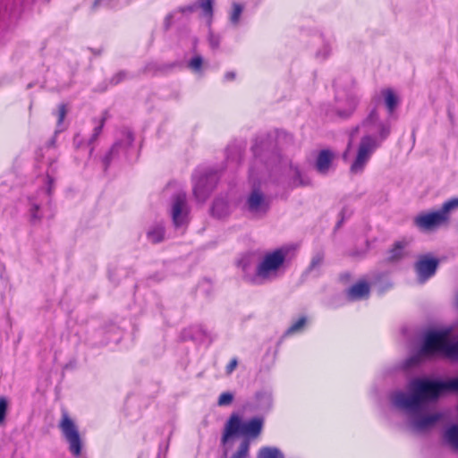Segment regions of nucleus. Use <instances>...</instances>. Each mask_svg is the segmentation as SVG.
Masks as SVG:
<instances>
[{"label": "nucleus", "instance_id": "1", "mask_svg": "<svg viewBox=\"0 0 458 458\" xmlns=\"http://www.w3.org/2000/svg\"><path fill=\"white\" fill-rule=\"evenodd\" d=\"M378 114L376 108H374L362 123L363 126L377 124L378 139L371 135H365L361 138L356 157L350 167V171L352 174H360L363 172L373 152L380 146L381 142L390 135V124L378 122Z\"/></svg>", "mask_w": 458, "mask_h": 458}, {"label": "nucleus", "instance_id": "2", "mask_svg": "<svg viewBox=\"0 0 458 458\" xmlns=\"http://www.w3.org/2000/svg\"><path fill=\"white\" fill-rule=\"evenodd\" d=\"M286 248H278L264 255L254 275L244 276V280L254 285H261L279 278L285 271Z\"/></svg>", "mask_w": 458, "mask_h": 458}, {"label": "nucleus", "instance_id": "3", "mask_svg": "<svg viewBox=\"0 0 458 458\" xmlns=\"http://www.w3.org/2000/svg\"><path fill=\"white\" fill-rule=\"evenodd\" d=\"M449 330H428L422 339L419 351L404 361V368L410 369L419 365L424 357H431L441 353L442 348L449 335Z\"/></svg>", "mask_w": 458, "mask_h": 458}, {"label": "nucleus", "instance_id": "4", "mask_svg": "<svg viewBox=\"0 0 458 458\" xmlns=\"http://www.w3.org/2000/svg\"><path fill=\"white\" fill-rule=\"evenodd\" d=\"M455 208H458V198L445 201L438 210L419 214L414 217L413 224L420 231H434L449 222L450 212Z\"/></svg>", "mask_w": 458, "mask_h": 458}, {"label": "nucleus", "instance_id": "5", "mask_svg": "<svg viewBox=\"0 0 458 458\" xmlns=\"http://www.w3.org/2000/svg\"><path fill=\"white\" fill-rule=\"evenodd\" d=\"M220 171L213 167H198L192 174L193 195L197 201L205 202L217 185Z\"/></svg>", "mask_w": 458, "mask_h": 458}, {"label": "nucleus", "instance_id": "6", "mask_svg": "<svg viewBox=\"0 0 458 458\" xmlns=\"http://www.w3.org/2000/svg\"><path fill=\"white\" fill-rule=\"evenodd\" d=\"M62 434L69 444V451L76 457L80 456L82 449V441L74 421L66 411H63L62 419L58 425Z\"/></svg>", "mask_w": 458, "mask_h": 458}, {"label": "nucleus", "instance_id": "7", "mask_svg": "<svg viewBox=\"0 0 458 458\" xmlns=\"http://www.w3.org/2000/svg\"><path fill=\"white\" fill-rule=\"evenodd\" d=\"M394 392H392L390 394H392ZM389 399H390V402H392L391 395H389ZM434 401L435 400H431V399L427 400L424 403L422 408L416 412H412V411H407L405 409H401V408L395 406L393 403H391L397 410L403 411L411 417L410 424H411V428L414 431L424 432V431L428 430L432 427H434L435 424L441 419L440 413H433V414H427V415L421 414V411L426 407L427 403L428 402H434Z\"/></svg>", "mask_w": 458, "mask_h": 458}, {"label": "nucleus", "instance_id": "8", "mask_svg": "<svg viewBox=\"0 0 458 458\" xmlns=\"http://www.w3.org/2000/svg\"><path fill=\"white\" fill-rule=\"evenodd\" d=\"M271 146L272 137L270 135L267 134L257 137L251 147L255 159H259L266 165L272 164L278 158L279 154L277 150L272 148Z\"/></svg>", "mask_w": 458, "mask_h": 458}, {"label": "nucleus", "instance_id": "9", "mask_svg": "<svg viewBox=\"0 0 458 458\" xmlns=\"http://www.w3.org/2000/svg\"><path fill=\"white\" fill-rule=\"evenodd\" d=\"M190 209L185 192H178L172 198L171 216L174 227H184L189 223Z\"/></svg>", "mask_w": 458, "mask_h": 458}, {"label": "nucleus", "instance_id": "10", "mask_svg": "<svg viewBox=\"0 0 458 458\" xmlns=\"http://www.w3.org/2000/svg\"><path fill=\"white\" fill-rule=\"evenodd\" d=\"M439 263V259L430 254L420 256L414 264L418 283L423 284L433 277L437 273Z\"/></svg>", "mask_w": 458, "mask_h": 458}, {"label": "nucleus", "instance_id": "11", "mask_svg": "<svg viewBox=\"0 0 458 458\" xmlns=\"http://www.w3.org/2000/svg\"><path fill=\"white\" fill-rule=\"evenodd\" d=\"M246 209L253 215H265L270 208L269 200L259 189H253L245 202Z\"/></svg>", "mask_w": 458, "mask_h": 458}, {"label": "nucleus", "instance_id": "12", "mask_svg": "<svg viewBox=\"0 0 458 458\" xmlns=\"http://www.w3.org/2000/svg\"><path fill=\"white\" fill-rule=\"evenodd\" d=\"M122 134L123 138L114 142L108 153H106L102 159L105 171L108 168L114 157L119 152V150L121 148H128L134 141V135L130 130L124 129L122 131Z\"/></svg>", "mask_w": 458, "mask_h": 458}, {"label": "nucleus", "instance_id": "13", "mask_svg": "<svg viewBox=\"0 0 458 458\" xmlns=\"http://www.w3.org/2000/svg\"><path fill=\"white\" fill-rule=\"evenodd\" d=\"M242 435V421L238 414H232L225 423L221 443L225 445L228 440L236 435Z\"/></svg>", "mask_w": 458, "mask_h": 458}, {"label": "nucleus", "instance_id": "14", "mask_svg": "<svg viewBox=\"0 0 458 458\" xmlns=\"http://www.w3.org/2000/svg\"><path fill=\"white\" fill-rule=\"evenodd\" d=\"M370 293V286L366 281H360L351 286L345 292V297L349 301L368 299Z\"/></svg>", "mask_w": 458, "mask_h": 458}, {"label": "nucleus", "instance_id": "15", "mask_svg": "<svg viewBox=\"0 0 458 458\" xmlns=\"http://www.w3.org/2000/svg\"><path fill=\"white\" fill-rule=\"evenodd\" d=\"M264 420L260 417H254L246 422H242V436L244 438H256L262 431Z\"/></svg>", "mask_w": 458, "mask_h": 458}, {"label": "nucleus", "instance_id": "16", "mask_svg": "<svg viewBox=\"0 0 458 458\" xmlns=\"http://www.w3.org/2000/svg\"><path fill=\"white\" fill-rule=\"evenodd\" d=\"M182 337L183 340L191 339L198 342H204L207 339L212 341L210 333L201 325L192 326L184 329L182 333Z\"/></svg>", "mask_w": 458, "mask_h": 458}, {"label": "nucleus", "instance_id": "17", "mask_svg": "<svg viewBox=\"0 0 458 458\" xmlns=\"http://www.w3.org/2000/svg\"><path fill=\"white\" fill-rule=\"evenodd\" d=\"M273 397L268 391H259L255 394L253 410L261 412H267L272 408Z\"/></svg>", "mask_w": 458, "mask_h": 458}, {"label": "nucleus", "instance_id": "18", "mask_svg": "<svg viewBox=\"0 0 458 458\" xmlns=\"http://www.w3.org/2000/svg\"><path fill=\"white\" fill-rule=\"evenodd\" d=\"M334 158L333 152L329 149L321 150L316 159L315 167L321 174H326L332 164Z\"/></svg>", "mask_w": 458, "mask_h": 458}, {"label": "nucleus", "instance_id": "19", "mask_svg": "<svg viewBox=\"0 0 458 458\" xmlns=\"http://www.w3.org/2000/svg\"><path fill=\"white\" fill-rule=\"evenodd\" d=\"M177 66V63H168V64H159L157 62H149L145 64L142 68L141 72L144 74H153L156 75L157 73H166L169 71H172L174 67Z\"/></svg>", "mask_w": 458, "mask_h": 458}, {"label": "nucleus", "instance_id": "20", "mask_svg": "<svg viewBox=\"0 0 458 458\" xmlns=\"http://www.w3.org/2000/svg\"><path fill=\"white\" fill-rule=\"evenodd\" d=\"M211 213L217 218H223L230 214V205L225 197H217L214 199Z\"/></svg>", "mask_w": 458, "mask_h": 458}, {"label": "nucleus", "instance_id": "21", "mask_svg": "<svg viewBox=\"0 0 458 458\" xmlns=\"http://www.w3.org/2000/svg\"><path fill=\"white\" fill-rule=\"evenodd\" d=\"M165 225L162 223H157L147 231L146 236L148 242L153 244L159 243L165 240Z\"/></svg>", "mask_w": 458, "mask_h": 458}, {"label": "nucleus", "instance_id": "22", "mask_svg": "<svg viewBox=\"0 0 458 458\" xmlns=\"http://www.w3.org/2000/svg\"><path fill=\"white\" fill-rule=\"evenodd\" d=\"M408 242L405 241L395 242L393 247L389 250L388 261L395 262L402 259L406 256L405 248Z\"/></svg>", "mask_w": 458, "mask_h": 458}, {"label": "nucleus", "instance_id": "23", "mask_svg": "<svg viewBox=\"0 0 458 458\" xmlns=\"http://www.w3.org/2000/svg\"><path fill=\"white\" fill-rule=\"evenodd\" d=\"M293 176L291 178V186L293 188L300 186H308L310 184V180L306 175L302 174L301 171L297 165H291Z\"/></svg>", "mask_w": 458, "mask_h": 458}, {"label": "nucleus", "instance_id": "24", "mask_svg": "<svg viewBox=\"0 0 458 458\" xmlns=\"http://www.w3.org/2000/svg\"><path fill=\"white\" fill-rule=\"evenodd\" d=\"M346 105V108H342L340 106H336L335 108L336 114L341 119H347L353 114L357 106L356 98L354 97H347Z\"/></svg>", "mask_w": 458, "mask_h": 458}, {"label": "nucleus", "instance_id": "25", "mask_svg": "<svg viewBox=\"0 0 458 458\" xmlns=\"http://www.w3.org/2000/svg\"><path fill=\"white\" fill-rule=\"evenodd\" d=\"M382 94L385 98V103L389 114H392L394 109L397 107L399 99L394 93V91L390 89H385L382 91Z\"/></svg>", "mask_w": 458, "mask_h": 458}, {"label": "nucleus", "instance_id": "26", "mask_svg": "<svg viewBox=\"0 0 458 458\" xmlns=\"http://www.w3.org/2000/svg\"><path fill=\"white\" fill-rule=\"evenodd\" d=\"M441 353L452 360H458V342L452 343L445 340Z\"/></svg>", "mask_w": 458, "mask_h": 458}, {"label": "nucleus", "instance_id": "27", "mask_svg": "<svg viewBox=\"0 0 458 458\" xmlns=\"http://www.w3.org/2000/svg\"><path fill=\"white\" fill-rule=\"evenodd\" d=\"M325 259V254L323 251H318L311 259L309 267L306 269V273H311L315 270H319L322 267Z\"/></svg>", "mask_w": 458, "mask_h": 458}, {"label": "nucleus", "instance_id": "28", "mask_svg": "<svg viewBox=\"0 0 458 458\" xmlns=\"http://www.w3.org/2000/svg\"><path fill=\"white\" fill-rule=\"evenodd\" d=\"M258 458H284V456L278 448L266 446L259 451Z\"/></svg>", "mask_w": 458, "mask_h": 458}, {"label": "nucleus", "instance_id": "29", "mask_svg": "<svg viewBox=\"0 0 458 458\" xmlns=\"http://www.w3.org/2000/svg\"><path fill=\"white\" fill-rule=\"evenodd\" d=\"M29 214H30V221L31 224L39 223L43 217L40 205L32 200H30V207L29 209Z\"/></svg>", "mask_w": 458, "mask_h": 458}, {"label": "nucleus", "instance_id": "30", "mask_svg": "<svg viewBox=\"0 0 458 458\" xmlns=\"http://www.w3.org/2000/svg\"><path fill=\"white\" fill-rule=\"evenodd\" d=\"M250 445V439L243 438L238 450L230 458H247L249 455Z\"/></svg>", "mask_w": 458, "mask_h": 458}, {"label": "nucleus", "instance_id": "31", "mask_svg": "<svg viewBox=\"0 0 458 458\" xmlns=\"http://www.w3.org/2000/svg\"><path fill=\"white\" fill-rule=\"evenodd\" d=\"M196 4L202 10L205 16L211 17L213 15L214 0H199Z\"/></svg>", "mask_w": 458, "mask_h": 458}, {"label": "nucleus", "instance_id": "32", "mask_svg": "<svg viewBox=\"0 0 458 458\" xmlns=\"http://www.w3.org/2000/svg\"><path fill=\"white\" fill-rule=\"evenodd\" d=\"M276 140L279 145H291L293 143V136L284 131H278Z\"/></svg>", "mask_w": 458, "mask_h": 458}, {"label": "nucleus", "instance_id": "33", "mask_svg": "<svg viewBox=\"0 0 458 458\" xmlns=\"http://www.w3.org/2000/svg\"><path fill=\"white\" fill-rule=\"evenodd\" d=\"M106 120V116H103L100 120L99 124L94 128L92 135L88 140V142H87L88 146H91L98 140V138L99 137V135L102 132V129L104 127Z\"/></svg>", "mask_w": 458, "mask_h": 458}, {"label": "nucleus", "instance_id": "34", "mask_svg": "<svg viewBox=\"0 0 458 458\" xmlns=\"http://www.w3.org/2000/svg\"><path fill=\"white\" fill-rule=\"evenodd\" d=\"M306 318L301 317L295 321L289 328L285 331L286 335H290L301 331L306 324Z\"/></svg>", "mask_w": 458, "mask_h": 458}, {"label": "nucleus", "instance_id": "35", "mask_svg": "<svg viewBox=\"0 0 458 458\" xmlns=\"http://www.w3.org/2000/svg\"><path fill=\"white\" fill-rule=\"evenodd\" d=\"M203 64V58L201 55L193 56L188 63V68L193 71L194 72H199L201 71Z\"/></svg>", "mask_w": 458, "mask_h": 458}, {"label": "nucleus", "instance_id": "36", "mask_svg": "<svg viewBox=\"0 0 458 458\" xmlns=\"http://www.w3.org/2000/svg\"><path fill=\"white\" fill-rule=\"evenodd\" d=\"M243 11V6L240 4L234 3L233 4V12L231 13L230 21L233 24H238L241 14Z\"/></svg>", "mask_w": 458, "mask_h": 458}, {"label": "nucleus", "instance_id": "37", "mask_svg": "<svg viewBox=\"0 0 458 458\" xmlns=\"http://www.w3.org/2000/svg\"><path fill=\"white\" fill-rule=\"evenodd\" d=\"M233 401V394L230 392L222 393L217 400V405L219 406H228Z\"/></svg>", "mask_w": 458, "mask_h": 458}, {"label": "nucleus", "instance_id": "38", "mask_svg": "<svg viewBox=\"0 0 458 458\" xmlns=\"http://www.w3.org/2000/svg\"><path fill=\"white\" fill-rule=\"evenodd\" d=\"M128 78V73L125 71H120L115 73L109 81L111 85H117Z\"/></svg>", "mask_w": 458, "mask_h": 458}, {"label": "nucleus", "instance_id": "39", "mask_svg": "<svg viewBox=\"0 0 458 458\" xmlns=\"http://www.w3.org/2000/svg\"><path fill=\"white\" fill-rule=\"evenodd\" d=\"M8 408V401L5 397H0V425H2L5 420L6 412Z\"/></svg>", "mask_w": 458, "mask_h": 458}, {"label": "nucleus", "instance_id": "40", "mask_svg": "<svg viewBox=\"0 0 458 458\" xmlns=\"http://www.w3.org/2000/svg\"><path fill=\"white\" fill-rule=\"evenodd\" d=\"M114 0H95L92 4L91 9L98 10L100 7H113Z\"/></svg>", "mask_w": 458, "mask_h": 458}, {"label": "nucleus", "instance_id": "41", "mask_svg": "<svg viewBox=\"0 0 458 458\" xmlns=\"http://www.w3.org/2000/svg\"><path fill=\"white\" fill-rule=\"evenodd\" d=\"M67 114V107L66 105L62 103L58 106V111H57V125L60 126L62 123L64 122L65 115Z\"/></svg>", "mask_w": 458, "mask_h": 458}, {"label": "nucleus", "instance_id": "42", "mask_svg": "<svg viewBox=\"0 0 458 458\" xmlns=\"http://www.w3.org/2000/svg\"><path fill=\"white\" fill-rule=\"evenodd\" d=\"M208 43L212 49H217L220 45V37L213 32H209Z\"/></svg>", "mask_w": 458, "mask_h": 458}, {"label": "nucleus", "instance_id": "43", "mask_svg": "<svg viewBox=\"0 0 458 458\" xmlns=\"http://www.w3.org/2000/svg\"><path fill=\"white\" fill-rule=\"evenodd\" d=\"M199 9V5L196 3H193L191 4L179 7L177 12L181 13H192L196 12Z\"/></svg>", "mask_w": 458, "mask_h": 458}, {"label": "nucleus", "instance_id": "44", "mask_svg": "<svg viewBox=\"0 0 458 458\" xmlns=\"http://www.w3.org/2000/svg\"><path fill=\"white\" fill-rule=\"evenodd\" d=\"M331 52L329 45L325 44L323 47L316 53L318 58L326 59Z\"/></svg>", "mask_w": 458, "mask_h": 458}, {"label": "nucleus", "instance_id": "45", "mask_svg": "<svg viewBox=\"0 0 458 458\" xmlns=\"http://www.w3.org/2000/svg\"><path fill=\"white\" fill-rule=\"evenodd\" d=\"M54 186H55V178L52 175H50L49 174H47V193L48 195H51Z\"/></svg>", "mask_w": 458, "mask_h": 458}, {"label": "nucleus", "instance_id": "46", "mask_svg": "<svg viewBox=\"0 0 458 458\" xmlns=\"http://www.w3.org/2000/svg\"><path fill=\"white\" fill-rule=\"evenodd\" d=\"M174 13H175V12H173L165 16V21H164L165 30H168L170 29V27L172 26Z\"/></svg>", "mask_w": 458, "mask_h": 458}, {"label": "nucleus", "instance_id": "47", "mask_svg": "<svg viewBox=\"0 0 458 458\" xmlns=\"http://www.w3.org/2000/svg\"><path fill=\"white\" fill-rule=\"evenodd\" d=\"M238 365V360L237 358H233L231 360V361L227 364L225 368V371L227 374H231L237 367Z\"/></svg>", "mask_w": 458, "mask_h": 458}, {"label": "nucleus", "instance_id": "48", "mask_svg": "<svg viewBox=\"0 0 458 458\" xmlns=\"http://www.w3.org/2000/svg\"><path fill=\"white\" fill-rule=\"evenodd\" d=\"M351 278V274L348 272L340 275V280L344 283L348 282Z\"/></svg>", "mask_w": 458, "mask_h": 458}, {"label": "nucleus", "instance_id": "49", "mask_svg": "<svg viewBox=\"0 0 458 458\" xmlns=\"http://www.w3.org/2000/svg\"><path fill=\"white\" fill-rule=\"evenodd\" d=\"M235 78V72H227L225 74V81H233Z\"/></svg>", "mask_w": 458, "mask_h": 458}, {"label": "nucleus", "instance_id": "50", "mask_svg": "<svg viewBox=\"0 0 458 458\" xmlns=\"http://www.w3.org/2000/svg\"><path fill=\"white\" fill-rule=\"evenodd\" d=\"M73 142H74V145L76 146V148H81L82 146V142H81V139L80 137V135H75L74 139H73Z\"/></svg>", "mask_w": 458, "mask_h": 458}, {"label": "nucleus", "instance_id": "51", "mask_svg": "<svg viewBox=\"0 0 458 458\" xmlns=\"http://www.w3.org/2000/svg\"><path fill=\"white\" fill-rule=\"evenodd\" d=\"M55 138H53V139L49 141L48 145H49V146H54V145H55Z\"/></svg>", "mask_w": 458, "mask_h": 458}, {"label": "nucleus", "instance_id": "52", "mask_svg": "<svg viewBox=\"0 0 458 458\" xmlns=\"http://www.w3.org/2000/svg\"><path fill=\"white\" fill-rule=\"evenodd\" d=\"M94 150V147H90L89 150V154L91 155Z\"/></svg>", "mask_w": 458, "mask_h": 458}, {"label": "nucleus", "instance_id": "53", "mask_svg": "<svg viewBox=\"0 0 458 458\" xmlns=\"http://www.w3.org/2000/svg\"><path fill=\"white\" fill-rule=\"evenodd\" d=\"M94 54L98 55L101 54V50L94 51Z\"/></svg>", "mask_w": 458, "mask_h": 458}, {"label": "nucleus", "instance_id": "54", "mask_svg": "<svg viewBox=\"0 0 458 458\" xmlns=\"http://www.w3.org/2000/svg\"><path fill=\"white\" fill-rule=\"evenodd\" d=\"M250 175H252V174H253V168L252 167L250 169Z\"/></svg>", "mask_w": 458, "mask_h": 458}, {"label": "nucleus", "instance_id": "55", "mask_svg": "<svg viewBox=\"0 0 458 458\" xmlns=\"http://www.w3.org/2000/svg\"><path fill=\"white\" fill-rule=\"evenodd\" d=\"M53 213L51 212L50 215H49V217H53Z\"/></svg>", "mask_w": 458, "mask_h": 458}]
</instances>
